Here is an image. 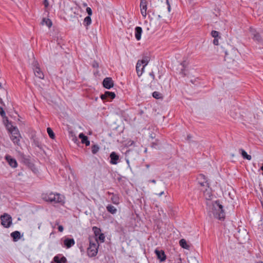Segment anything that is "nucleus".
I'll return each instance as SVG.
<instances>
[{
	"label": "nucleus",
	"mask_w": 263,
	"mask_h": 263,
	"mask_svg": "<svg viewBox=\"0 0 263 263\" xmlns=\"http://www.w3.org/2000/svg\"><path fill=\"white\" fill-rule=\"evenodd\" d=\"M0 115L2 118L3 123L6 128L11 140L15 144L16 143V124L9 120L6 116L5 110L1 106H0Z\"/></svg>",
	"instance_id": "nucleus-1"
},
{
	"label": "nucleus",
	"mask_w": 263,
	"mask_h": 263,
	"mask_svg": "<svg viewBox=\"0 0 263 263\" xmlns=\"http://www.w3.org/2000/svg\"><path fill=\"white\" fill-rule=\"evenodd\" d=\"M222 48L225 53V61L228 64H233L237 61L239 58V52L236 48L228 43L224 44Z\"/></svg>",
	"instance_id": "nucleus-2"
},
{
	"label": "nucleus",
	"mask_w": 263,
	"mask_h": 263,
	"mask_svg": "<svg viewBox=\"0 0 263 263\" xmlns=\"http://www.w3.org/2000/svg\"><path fill=\"white\" fill-rule=\"evenodd\" d=\"M209 215L220 220H224L225 213L223 207L219 201H216L212 204L211 209L209 212Z\"/></svg>",
	"instance_id": "nucleus-3"
},
{
	"label": "nucleus",
	"mask_w": 263,
	"mask_h": 263,
	"mask_svg": "<svg viewBox=\"0 0 263 263\" xmlns=\"http://www.w3.org/2000/svg\"><path fill=\"white\" fill-rule=\"evenodd\" d=\"M42 198L45 201L52 203L64 204V197L59 193L48 192L42 194Z\"/></svg>",
	"instance_id": "nucleus-4"
},
{
	"label": "nucleus",
	"mask_w": 263,
	"mask_h": 263,
	"mask_svg": "<svg viewBox=\"0 0 263 263\" xmlns=\"http://www.w3.org/2000/svg\"><path fill=\"white\" fill-rule=\"evenodd\" d=\"M17 158L21 163L26 165L34 173L37 174L39 172L37 167L29 156H25L24 154L19 153L17 154Z\"/></svg>",
	"instance_id": "nucleus-5"
},
{
	"label": "nucleus",
	"mask_w": 263,
	"mask_h": 263,
	"mask_svg": "<svg viewBox=\"0 0 263 263\" xmlns=\"http://www.w3.org/2000/svg\"><path fill=\"white\" fill-rule=\"evenodd\" d=\"M98 247L99 243L97 239H96L94 241L90 240L89 246L87 249L88 255L90 257L96 256L98 253Z\"/></svg>",
	"instance_id": "nucleus-6"
},
{
	"label": "nucleus",
	"mask_w": 263,
	"mask_h": 263,
	"mask_svg": "<svg viewBox=\"0 0 263 263\" xmlns=\"http://www.w3.org/2000/svg\"><path fill=\"white\" fill-rule=\"evenodd\" d=\"M149 61V58L145 57L142 60H139L137 62L136 65V71L139 77L142 75L144 67L147 65Z\"/></svg>",
	"instance_id": "nucleus-7"
},
{
	"label": "nucleus",
	"mask_w": 263,
	"mask_h": 263,
	"mask_svg": "<svg viewBox=\"0 0 263 263\" xmlns=\"http://www.w3.org/2000/svg\"><path fill=\"white\" fill-rule=\"evenodd\" d=\"M1 224L6 228H10L12 224V219L11 216L7 214L4 213L0 216Z\"/></svg>",
	"instance_id": "nucleus-8"
},
{
	"label": "nucleus",
	"mask_w": 263,
	"mask_h": 263,
	"mask_svg": "<svg viewBox=\"0 0 263 263\" xmlns=\"http://www.w3.org/2000/svg\"><path fill=\"white\" fill-rule=\"evenodd\" d=\"M17 118V124L19 125L21 130L22 132H26L28 130V125L26 124V121L18 116Z\"/></svg>",
	"instance_id": "nucleus-9"
},
{
	"label": "nucleus",
	"mask_w": 263,
	"mask_h": 263,
	"mask_svg": "<svg viewBox=\"0 0 263 263\" xmlns=\"http://www.w3.org/2000/svg\"><path fill=\"white\" fill-rule=\"evenodd\" d=\"M147 4L146 0H140V7L141 13L144 17H145L147 15Z\"/></svg>",
	"instance_id": "nucleus-10"
},
{
	"label": "nucleus",
	"mask_w": 263,
	"mask_h": 263,
	"mask_svg": "<svg viewBox=\"0 0 263 263\" xmlns=\"http://www.w3.org/2000/svg\"><path fill=\"white\" fill-rule=\"evenodd\" d=\"M39 64L36 62L34 63V73L36 77L43 79L44 76L40 68L38 66Z\"/></svg>",
	"instance_id": "nucleus-11"
},
{
	"label": "nucleus",
	"mask_w": 263,
	"mask_h": 263,
	"mask_svg": "<svg viewBox=\"0 0 263 263\" xmlns=\"http://www.w3.org/2000/svg\"><path fill=\"white\" fill-rule=\"evenodd\" d=\"M197 180L198 183L202 186H206L209 185L205 176L203 174H199L198 175Z\"/></svg>",
	"instance_id": "nucleus-12"
},
{
	"label": "nucleus",
	"mask_w": 263,
	"mask_h": 263,
	"mask_svg": "<svg viewBox=\"0 0 263 263\" xmlns=\"http://www.w3.org/2000/svg\"><path fill=\"white\" fill-rule=\"evenodd\" d=\"M103 85L105 88L110 89L114 86V82L111 78L107 77L104 79Z\"/></svg>",
	"instance_id": "nucleus-13"
},
{
	"label": "nucleus",
	"mask_w": 263,
	"mask_h": 263,
	"mask_svg": "<svg viewBox=\"0 0 263 263\" xmlns=\"http://www.w3.org/2000/svg\"><path fill=\"white\" fill-rule=\"evenodd\" d=\"M5 159L8 163V164L12 167H16V160L13 158L10 155H6Z\"/></svg>",
	"instance_id": "nucleus-14"
},
{
	"label": "nucleus",
	"mask_w": 263,
	"mask_h": 263,
	"mask_svg": "<svg viewBox=\"0 0 263 263\" xmlns=\"http://www.w3.org/2000/svg\"><path fill=\"white\" fill-rule=\"evenodd\" d=\"M155 252L157 255V258L160 260V261H164L166 259V255L164 251L162 250L156 249Z\"/></svg>",
	"instance_id": "nucleus-15"
},
{
	"label": "nucleus",
	"mask_w": 263,
	"mask_h": 263,
	"mask_svg": "<svg viewBox=\"0 0 263 263\" xmlns=\"http://www.w3.org/2000/svg\"><path fill=\"white\" fill-rule=\"evenodd\" d=\"M116 94L114 92L106 91L104 94L101 95L100 97L102 100H105L110 98L113 99L115 98Z\"/></svg>",
	"instance_id": "nucleus-16"
},
{
	"label": "nucleus",
	"mask_w": 263,
	"mask_h": 263,
	"mask_svg": "<svg viewBox=\"0 0 263 263\" xmlns=\"http://www.w3.org/2000/svg\"><path fill=\"white\" fill-rule=\"evenodd\" d=\"M110 163L112 164H117L119 160V156L114 152H112L110 155Z\"/></svg>",
	"instance_id": "nucleus-17"
},
{
	"label": "nucleus",
	"mask_w": 263,
	"mask_h": 263,
	"mask_svg": "<svg viewBox=\"0 0 263 263\" xmlns=\"http://www.w3.org/2000/svg\"><path fill=\"white\" fill-rule=\"evenodd\" d=\"M207 186L208 188L206 189L205 191H203L204 196L206 200H210L213 197V194L212 193L211 189L209 187V185Z\"/></svg>",
	"instance_id": "nucleus-18"
},
{
	"label": "nucleus",
	"mask_w": 263,
	"mask_h": 263,
	"mask_svg": "<svg viewBox=\"0 0 263 263\" xmlns=\"http://www.w3.org/2000/svg\"><path fill=\"white\" fill-rule=\"evenodd\" d=\"M75 243L74 240L73 238H66L64 240V245L67 248H70Z\"/></svg>",
	"instance_id": "nucleus-19"
},
{
	"label": "nucleus",
	"mask_w": 263,
	"mask_h": 263,
	"mask_svg": "<svg viewBox=\"0 0 263 263\" xmlns=\"http://www.w3.org/2000/svg\"><path fill=\"white\" fill-rule=\"evenodd\" d=\"M79 137L81 139L82 143L85 144L86 146L90 145V141L88 140L87 136H85L83 133L80 134Z\"/></svg>",
	"instance_id": "nucleus-20"
},
{
	"label": "nucleus",
	"mask_w": 263,
	"mask_h": 263,
	"mask_svg": "<svg viewBox=\"0 0 263 263\" xmlns=\"http://www.w3.org/2000/svg\"><path fill=\"white\" fill-rule=\"evenodd\" d=\"M53 261L55 263H66L67 260L66 258L64 256L60 258L59 256L57 255L54 257Z\"/></svg>",
	"instance_id": "nucleus-21"
},
{
	"label": "nucleus",
	"mask_w": 263,
	"mask_h": 263,
	"mask_svg": "<svg viewBox=\"0 0 263 263\" xmlns=\"http://www.w3.org/2000/svg\"><path fill=\"white\" fill-rule=\"evenodd\" d=\"M142 32V28L140 27H136L135 28V37L136 39L139 41L141 39V33Z\"/></svg>",
	"instance_id": "nucleus-22"
},
{
	"label": "nucleus",
	"mask_w": 263,
	"mask_h": 263,
	"mask_svg": "<svg viewBox=\"0 0 263 263\" xmlns=\"http://www.w3.org/2000/svg\"><path fill=\"white\" fill-rule=\"evenodd\" d=\"M17 145L20 146V147L23 148V147H26L27 146V144L24 143V141L23 144H21L20 142L21 141V140L23 141V137L21 136V134L18 133V131L17 130Z\"/></svg>",
	"instance_id": "nucleus-23"
},
{
	"label": "nucleus",
	"mask_w": 263,
	"mask_h": 263,
	"mask_svg": "<svg viewBox=\"0 0 263 263\" xmlns=\"http://www.w3.org/2000/svg\"><path fill=\"white\" fill-rule=\"evenodd\" d=\"M180 246L185 249H189L190 246L187 244L186 241L184 239H181L179 241Z\"/></svg>",
	"instance_id": "nucleus-24"
},
{
	"label": "nucleus",
	"mask_w": 263,
	"mask_h": 263,
	"mask_svg": "<svg viewBox=\"0 0 263 263\" xmlns=\"http://www.w3.org/2000/svg\"><path fill=\"white\" fill-rule=\"evenodd\" d=\"M106 209L108 212L112 214H115L117 212L116 208L111 204L108 205L106 206Z\"/></svg>",
	"instance_id": "nucleus-25"
},
{
	"label": "nucleus",
	"mask_w": 263,
	"mask_h": 263,
	"mask_svg": "<svg viewBox=\"0 0 263 263\" xmlns=\"http://www.w3.org/2000/svg\"><path fill=\"white\" fill-rule=\"evenodd\" d=\"M112 196L111 198V200L112 202L115 204H118L120 202L119 198L118 195H115L114 194H112Z\"/></svg>",
	"instance_id": "nucleus-26"
},
{
	"label": "nucleus",
	"mask_w": 263,
	"mask_h": 263,
	"mask_svg": "<svg viewBox=\"0 0 263 263\" xmlns=\"http://www.w3.org/2000/svg\"><path fill=\"white\" fill-rule=\"evenodd\" d=\"M240 151L241 152V155L243 158L247 159L248 160H250L251 159V156L248 155L245 151L242 149H240Z\"/></svg>",
	"instance_id": "nucleus-27"
},
{
	"label": "nucleus",
	"mask_w": 263,
	"mask_h": 263,
	"mask_svg": "<svg viewBox=\"0 0 263 263\" xmlns=\"http://www.w3.org/2000/svg\"><path fill=\"white\" fill-rule=\"evenodd\" d=\"M42 23H45L49 28L51 27L52 25L51 21L49 18H44L42 20Z\"/></svg>",
	"instance_id": "nucleus-28"
},
{
	"label": "nucleus",
	"mask_w": 263,
	"mask_h": 263,
	"mask_svg": "<svg viewBox=\"0 0 263 263\" xmlns=\"http://www.w3.org/2000/svg\"><path fill=\"white\" fill-rule=\"evenodd\" d=\"M153 97L157 99H162L163 98L162 95L158 91H154L153 93Z\"/></svg>",
	"instance_id": "nucleus-29"
},
{
	"label": "nucleus",
	"mask_w": 263,
	"mask_h": 263,
	"mask_svg": "<svg viewBox=\"0 0 263 263\" xmlns=\"http://www.w3.org/2000/svg\"><path fill=\"white\" fill-rule=\"evenodd\" d=\"M84 24L85 26H89L91 23V19L90 16H86L84 18Z\"/></svg>",
	"instance_id": "nucleus-30"
},
{
	"label": "nucleus",
	"mask_w": 263,
	"mask_h": 263,
	"mask_svg": "<svg viewBox=\"0 0 263 263\" xmlns=\"http://www.w3.org/2000/svg\"><path fill=\"white\" fill-rule=\"evenodd\" d=\"M47 131L50 138H51L52 139H54L55 138V135L51 128L50 127H48L47 129Z\"/></svg>",
	"instance_id": "nucleus-31"
},
{
	"label": "nucleus",
	"mask_w": 263,
	"mask_h": 263,
	"mask_svg": "<svg viewBox=\"0 0 263 263\" xmlns=\"http://www.w3.org/2000/svg\"><path fill=\"white\" fill-rule=\"evenodd\" d=\"M99 150V147L98 146V145H93L91 146V152H92V154H96V153H97L98 152Z\"/></svg>",
	"instance_id": "nucleus-32"
},
{
	"label": "nucleus",
	"mask_w": 263,
	"mask_h": 263,
	"mask_svg": "<svg viewBox=\"0 0 263 263\" xmlns=\"http://www.w3.org/2000/svg\"><path fill=\"white\" fill-rule=\"evenodd\" d=\"M92 230L96 236H98L101 233L100 229L97 227H93Z\"/></svg>",
	"instance_id": "nucleus-33"
},
{
	"label": "nucleus",
	"mask_w": 263,
	"mask_h": 263,
	"mask_svg": "<svg viewBox=\"0 0 263 263\" xmlns=\"http://www.w3.org/2000/svg\"><path fill=\"white\" fill-rule=\"evenodd\" d=\"M98 236V237L97 238V240L99 239L100 240L101 242H103L105 240V236L104 234L103 233H101Z\"/></svg>",
	"instance_id": "nucleus-34"
},
{
	"label": "nucleus",
	"mask_w": 263,
	"mask_h": 263,
	"mask_svg": "<svg viewBox=\"0 0 263 263\" xmlns=\"http://www.w3.org/2000/svg\"><path fill=\"white\" fill-rule=\"evenodd\" d=\"M211 35L214 38H217L219 36V32L217 31L213 30L211 32Z\"/></svg>",
	"instance_id": "nucleus-35"
},
{
	"label": "nucleus",
	"mask_w": 263,
	"mask_h": 263,
	"mask_svg": "<svg viewBox=\"0 0 263 263\" xmlns=\"http://www.w3.org/2000/svg\"><path fill=\"white\" fill-rule=\"evenodd\" d=\"M11 236L13 238L14 241H16V231H15L11 233Z\"/></svg>",
	"instance_id": "nucleus-36"
},
{
	"label": "nucleus",
	"mask_w": 263,
	"mask_h": 263,
	"mask_svg": "<svg viewBox=\"0 0 263 263\" xmlns=\"http://www.w3.org/2000/svg\"><path fill=\"white\" fill-rule=\"evenodd\" d=\"M254 39L260 41L261 40V36L259 33H256L254 35Z\"/></svg>",
	"instance_id": "nucleus-37"
},
{
	"label": "nucleus",
	"mask_w": 263,
	"mask_h": 263,
	"mask_svg": "<svg viewBox=\"0 0 263 263\" xmlns=\"http://www.w3.org/2000/svg\"><path fill=\"white\" fill-rule=\"evenodd\" d=\"M86 12L88 14V16H91L92 15V10L90 7H87Z\"/></svg>",
	"instance_id": "nucleus-38"
},
{
	"label": "nucleus",
	"mask_w": 263,
	"mask_h": 263,
	"mask_svg": "<svg viewBox=\"0 0 263 263\" xmlns=\"http://www.w3.org/2000/svg\"><path fill=\"white\" fill-rule=\"evenodd\" d=\"M33 143H34V144H35V146L40 147V143L39 141L37 139H33Z\"/></svg>",
	"instance_id": "nucleus-39"
},
{
	"label": "nucleus",
	"mask_w": 263,
	"mask_h": 263,
	"mask_svg": "<svg viewBox=\"0 0 263 263\" xmlns=\"http://www.w3.org/2000/svg\"><path fill=\"white\" fill-rule=\"evenodd\" d=\"M43 3H44V5L45 7L46 8H47L49 5L48 1V0H44Z\"/></svg>",
	"instance_id": "nucleus-40"
},
{
	"label": "nucleus",
	"mask_w": 263,
	"mask_h": 263,
	"mask_svg": "<svg viewBox=\"0 0 263 263\" xmlns=\"http://www.w3.org/2000/svg\"><path fill=\"white\" fill-rule=\"evenodd\" d=\"M213 44L215 45H217L218 44V40L217 38H214L213 40Z\"/></svg>",
	"instance_id": "nucleus-41"
},
{
	"label": "nucleus",
	"mask_w": 263,
	"mask_h": 263,
	"mask_svg": "<svg viewBox=\"0 0 263 263\" xmlns=\"http://www.w3.org/2000/svg\"><path fill=\"white\" fill-rule=\"evenodd\" d=\"M23 235V234H21L20 232L17 231V240L21 239Z\"/></svg>",
	"instance_id": "nucleus-42"
},
{
	"label": "nucleus",
	"mask_w": 263,
	"mask_h": 263,
	"mask_svg": "<svg viewBox=\"0 0 263 263\" xmlns=\"http://www.w3.org/2000/svg\"><path fill=\"white\" fill-rule=\"evenodd\" d=\"M58 230L60 232H62L64 230L63 227L62 226H59L58 227Z\"/></svg>",
	"instance_id": "nucleus-43"
},
{
	"label": "nucleus",
	"mask_w": 263,
	"mask_h": 263,
	"mask_svg": "<svg viewBox=\"0 0 263 263\" xmlns=\"http://www.w3.org/2000/svg\"><path fill=\"white\" fill-rule=\"evenodd\" d=\"M150 76L152 77L153 80L155 79V74L153 72H152L149 73Z\"/></svg>",
	"instance_id": "nucleus-44"
},
{
	"label": "nucleus",
	"mask_w": 263,
	"mask_h": 263,
	"mask_svg": "<svg viewBox=\"0 0 263 263\" xmlns=\"http://www.w3.org/2000/svg\"><path fill=\"white\" fill-rule=\"evenodd\" d=\"M167 4L168 5V11L170 12V10H171V6H170V4L168 3V1H167Z\"/></svg>",
	"instance_id": "nucleus-45"
},
{
	"label": "nucleus",
	"mask_w": 263,
	"mask_h": 263,
	"mask_svg": "<svg viewBox=\"0 0 263 263\" xmlns=\"http://www.w3.org/2000/svg\"><path fill=\"white\" fill-rule=\"evenodd\" d=\"M164 194V192H161V193H160L159 194H158V195L159 196H161L162 195H163Z\"/></svg>",
	"instance_id": "nucleus-46"
},
{
	"label": "nucleus",
	"mask_w": 263,
	"mask_h": 263,
	"mask_svg": "<svg viewBox=\"0 0 263 263\" xmlns=\"http://www.w3.org/2000/svg\"><path fill=\"white\" fill-rule=\"evenodd\" d=\"M178 260L179 261H178V262L177 263H182V262H181V258L179 257L178 258Z\"/></svg>",
	"instance_id": "nucleus-47"
},
{
	"label": "nucleus",
	"mask_w": 263,
	"mask_h": 263,
	"mask_svg": "<svg viewBox=\"0 0 263 263\" xmlns=\"http://www.w3.org/2000/svg\"><path fill=\"white\" fill-rule=\"evenodd\" d=\"M150 181L152 183H156V180L153 179V180H150Z\"/></svg>",
	"instance_id": "nucleus-48"
},
{
	"label": "nucleus",
	"mask_w": 263,
	"mask_h": 263,
	"mask_svg": "<svg viewBox=\"0 0 263 263\" xmlns=\"http://www.w3.org/2000/svg\"><path fill=\"white\" fill-rule=\"evenodd\" d=\"M256 263H263V261H257Z\"/></svg>",
	"instance_id": "nucleus-49"
},
{
	"label": "nucleus",
	"mask_w": 263,
	"mask_h": 263,
	"mask_svg": "<svg viewBox=\"0 0 263 263\" xmlns=\"http://www.w3.org/2000/svg\"><path fill=\"white\" fill-rule=\"evenodd\" d=\"M134 144V141H132L131 142V143L129 144L130 145H132V144Z\"/></svg>",
	"instance_id": "nucleus-50"
},
{
	"label": "nucleus",
	"mask_w": 263,
	"mask_h": 263,
	"mask_svg": "<svg viewBox=\"0 0 263 263\" xmlns=\"http://www.w3.org/2000/svg\"><path fill=\"white\" fill-rule=\"evenodd\" d=\"M2 88V85H1V83H0V89Z\"/></svg>",
	"instance_id": "nucleus-51"
},
{
	"label": "nucleus",
	"mask_w": 263,
	"mask_h": 263,
	"mask_svg": "<svg viewBox=\"0 0 263 263\" xmlns=\"http://www.w3.org/2000/svg\"><path fill=\"white\" fill-rule=\"evenodd\" d=\"M87 5L86 4H84V6H86Z\"/></svg>",
	"instance_id": "nucleus-52"
},
{
	"label": "nucleus",
	"mask_w": 263,
	"mask_h": 263,
	"mask_svg": "<svg viewBox=\"0 0 263 263\" xmlns=\"http://www.w3.org/2000/svg\"><path fill=\"white\" fill-rule=\"evenodd\" d=\"M232 157H234V154H232Z\"/></svg>",
	"instance_id": "nucleus-53"
},
{
	"label": "nucleus",
	"mask_w": 263,
	"mask_h": 263,
	"mask_svg": "<svg viewBox=\"0 0 263 263\" xmlns=\"http://www.w3.org/2000/svg\"><path fill=\"white\" fill-rule=\"evenodd\" d=\"M261 167H263V163H262V166H261Z\"/></svg>",
	"instance_id": "nucleus-54"
}]
</instances>
